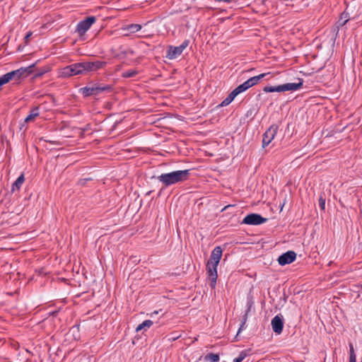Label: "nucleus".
Wrapping results in <instances>:
<instances>
[{
	"instance_id": "obj_4",
	"label": "nucleus",
	"mask_w": 362,
	"mask_h": 362,
	"mask_svg": "<svg viewBox=\"0 0 362 362\" xmlns=\"http://www.w3.org/2000/svg\"><path fill=\"white\" fill-rule=\"evenodd\" d=\"M35 64H33L27 67H21L18 69L11 71L0 76V81L3 85L8 83L11 81L18 82L22 78H25L34 72Z\"/></svg>"
},
{
	"instance_id": "obj_20",
	"label": "nucleus",
	"mask_w": 362,
	"mask_h": 362,
	"mask_svg": "<svg viewBox=\"0 0 362 362\" xmlns=\"http://www.w3.org/2000/svg\"><path fill=\"white\" fill-rule=\"evenodd\" d=\"M349 362H356V356L355 354L354 345L352 343H349Z\"/></svg>"
},
{
	"instance_id": "obj_28",
	"label": "nucleus",
	"mask_w": 362,
	"mask_h": 362,
	"mask_svg": "<svg viewBox=\"0 0 362 362\" xmlns=\"http://www.w3.org/2000/svg\"><path fill=\"white\" fill-rule=\"evenodd\" d=\"M47 71L46 70H44V71H39L37 72H36L34 75V77L35 78H37V77H40L41 76H42L45 73H46Z\"/></svg>"
},
{
	"instance_id": "obj_1",
	"label": "nucleus",
	"mask_w": 362,
	"mask_h": 362,
	"mask_svg": "<svg viewBox=\"0 0 362 362\" xmlns=\"http://www.w3.org/2000/svg\"><path fill=\"white\" fill-rule=\"evenodd\" d=\"M106 64L107 62L104 61H83L62 68L59 71V76L62 78H69L76 75H84L101 69Z\"/></svg>"
},
{
	"instance_id": "obj_17",
	"label": "nucleus",
	"mask_w": 362,
	"mask_h": 362,
	"mask_svg": "<svg viewBox=\"0 0 362 362\" xmlns=\"http://www.w3.org/2000/svg\"><path fill=\"white\" fill-rule=\"evenodd\" d=\"M219 359L218 354L209 353L204 356V361L206 362H218Z\"/></svg>"
},
{
	"instance_id": "obj_29",
	"label": "nucleus",
	"mask_w": 362,
	"mask_h": 362,
	"mask_svg": "<svg viewBox=\"0 0 362 362\" xmlns=\"http://www.w3.org/2000/svg\"><path fill=\"white\" fill-rule=\"evenodd\" d=\"M231 102L229 101L228 100V98H226V99H224L222 103H221V106L223 107V106H226L228 105H229Z\"/></svg>"
},
{
	"instance_id": "obj_32",
	"label": "nucleus",
	"mask_w": 362,
	"mask_h": 362,
	"mask_svg": "<svg viewBox=\"0 0 362 362\" xmlns=\"http://www.w3.org/2000/svg\"><path fill=\"white\" fill-rule=\"evenodd\" d=\"M161 311H162V310H155V311H153V313H151V314H149V315H150V317H153V315H157V314H158V313H159L160 312H161Z\"/></svg>"
},
{
	"instance_id": "obj_11",
	"label": "nucleus",
	"mask_w": 362,
	"mask_h": 362,
	"mask_svg": "<svg viewBox=\"0 0 362 362\" xmlns=\"http://www.w3.org/2000/svg\"><path fill=\"white\" fill-rule=\"evenodd\" d=\"M273 331L279 334L282 332L284 328L283 317L279 315H276L271 322Z\"/></svg>"
},
{
	"instance_id": "obj_14",
	"label": "nucleus",
	"mask_w": 362,
	"mask_h": 362,
	"mask_svg": "<svg viewBox=\"0 0 362 362\" xmlns=\"http://www.w3.org/2000/svg\"><path fill=\"white\" fill-rule=\"evenodd\" d=\"M348 13L344 12L341 13L339 20L336 23V28L337 30H339L340 28L343 27L348 22Z\"/></svg>"
},
{
	"instance_id": "obj_36",
	"label": "nucleus",
	"mask_w": 362,
	"mask_h": 362,
	"mask_svg": "<svg viewBox=\"0 0 362 362\" xmlns=\"http://www.w3.org/2000/svg\"><path fill=\"white\" fill-rule=\"evenodd\" d=\"M224 362H226V361H224Z\"/></svg>"
},
{
	"instance_id": "obj_6",
	"label": "nucleus",
	"mask_w": 362,
	"mask_h": 362,
	"mask_svg": "<svg viewBox=\"0 0 362 362\" xmlns=\"http://www.w3.org/2000/svg\"><path fill=\"white\" fill-rule=\"evenodd\" d=\"M96 18L95 16H88L86 19L80 21L76 28V31L79 35H83L87 30H89L90 26L95 22Z\"/></svg>"
},
{
	"instance_id": "obj_26",
	"label": "nucleus",
	"mask_w": 362,
	"mask_h": 362,
	"mask_svg": "<svg viewBox=\"0 0 362 362\" xmlns=\"http://www.w3.org/2000/svg\"><path fill=\"white\" fill-rule=\"evenodd\" d=\"M319 206L322 210H325V199L322 196L319 199Z\"/></svg>"
},
{
	"instance_id": "obj_12",
	"label": "nucleus",
	"mask_w": 362,
	"mask_h": 362,
	"mask_svg": "<svg viewBox=\"0 0 362 362\" xmlns=\"http://www.w3.org/2000/svg\"><path fill=\"white\" fill-rule=\"evenodd\" d=\"M183 50L179 47L169 46L166 57L169 59H174L182 53Z\"/></svg>"
},
{
	"instance_id": "obj_19",
	"label": "nucleus",
	"mask_w": 362,
	"mask_h": 362,
	"mask_svg": "<svg viewBox=\"0 0 362 362\" xmlns=\"http://www.w3.org/2000/svg\"><path fill=\"white\" fill-rule=\"evenodd\" d=\"M141 29V25L139 24H131L127 25L126 30L130 32L131 33H134L138 32Z\"/></svg>"
},
{
	"instance_id": "obj_33",
	"label": "nucleus",
	"mask_w": 362,
	"mask_h": 362,
	"mask_svg": "<svg viewBox=\"0 0 362 362\" xmlns=\"http://www.w3.org/2000/svg\"><path fill=\"white\" fill-rule=\"evenodd\" d=\"M217 2H226V3H230L233 1L234 0H215Z\"/></svg>"
},
{
	"instance_id": "obj_25",
	"label": "nucleus",
	"mask_w": 362,
	"mask_h": 362,
	"mask_svg": "<svg viewBox=\"0 0 362 362\" xmlns=\"http://www.w3.org/2000/svg\"><path fill=\"white\" fill-rule=\"evenodd\" d=\"M263 91L265 93H273L275 92L274 86H267L263 88Z\"/></svg>"
},
{
	"instance_id": "obj_8",
	"label": "nucleus",
	"mask_w": 362,
	"mask_h": 362,
	"mask_svg": "<svg viewBox=\"0 0 362 362\" xmlns=\"http://www.w3.org/2000/svg\"><path fill=\"white\" fill-rule=\"evenodd\" d=\"M267 218L262 217L258 214H250L242 221V224L257 226L265 223Z\"/></svg>"
},
{
	"instance_id": "obj_3",
	"label": "nucleus",
	"mask_w": 362,
	"mask_h": 362,
	"mask_svg": "<svg viewBox=\"0 0 362 362\" xmlns=\"http://www.w3.org/2000/svg\"><path fill=\"white\" fill-rule=\"evenodd\" d=\"M189 175L190 170H175L170 173H162L156 177V179L166 187L187 180Z\"/></svg>"
},
{
	"instance_id": "obj_35",
	"label": "nucleus",
	"mask_w": 362,
	"mask_h": 362,
	"mask_svg": "<svg viewBox=\"0 0 362 362\" xmlns=\"http://www.w3.org/2000/svg\"><path fill=\"white\" fill-rule=\"evenodd\" d=\"M245 325V322H243L241 325V327H240L239 329V331H238V333L240 332V329L243 327V326Z\"/></svg>"
},
{
	"instance_id": "obj_27",
	"label": "nucleus",
	"mask_w": 362,
	"mask_h": 362,
	"mask_svg": "<svg viewBox=\"0 0 362 362\" xmlns=\"http://www.w3.org/2000/svg\"><path fill=\"white\" fill-rule=\"evenodd\" d=\"M189 41V40H185L182 42V43L179 46L182 50H184L188 45Z\"/></svg>"
},
{
	"instance_id": "obj_18",
	"label": "nucleus",
	"mask_w": 362,
	"mask_h": 362,
	"mask_svg": "<svg viewBox=\"0 0 362 362\" xmlns=\"http://www.w3.org/2000/svg\"><path fill=\"white\" fill-rule=\"evenodd\" d=\"M153 322L151 320H144L142 323H141L136 327V331L139 332L143 329L149 328L151 325H153Z\"/></svg>"
},
{
	"instance_id": "obj_2",
	"label": "nucleus",
	"mask_w": 362,
	"mask_h": 362,
	"mask_svg": "<svg viewBox=\"0 0 362 362\" xmlns=\"http://www.w3.org/2000/svg\"><path fill=\"white\" fill-rule=\"evenodd\" d=\"M222 255V248L220 246L216 247L212 250L210 258L206 264V272L210 281L209 285L211 288H214L216 285L218 277L217 267L220 262Z\"/></svg>"
},
{
	"instance_id": "obj_7",
	"label": "nucleus",
	"mask_w": 362,
	"mask_h": 362,
	"mask_svg": "<svg viewBox=\"0 0 362 362\" xmlns=\"http://www.w3.org/2000/svg\"><path fill=\"white\" fill-rule=\"evenodd\" d=\"M298 83H287L274 86L275 92L295 91L299 90L303 87V80L302 78H298Z\"/></svg>"
},
{
	"instance_id": "obj_10",
	"label": "nucleus",
	"mask_w": 362,
	"mask_h": 362,
	"mask_svg": "<svg viewBox=\"0 0 362 362\" xmlns=\"http://www.w3.org/2000/svg\"><path fill=\"white\" fill-rule=\"evenodd\" d=\"M296 258V253L294 251L289 250L282 255L278 258V262L280 265L284 266L295 261Z\"/></svg>"
},
{
	"instance_id": "obj_5",
	"label": "nucleus",
	"mask_w": 362,
	"mask_h": 362,
	"mask_svg": "<svg viewBox=\"0 0 362 362\" xmlns=\"http://www.w3.org/2000/svg\"><path fill=\"white\" fill-rule=\"evenodd\" d=\"M112 87L110 85L94 84L89 86H86L80 89V92L84 97L90 95H98L102 92H110Z\"/></svg>"
},
{
	"instance_id": "obj_30",
	"label": "nucleus",
	"mask_w": 362,
	"mask_h": 362,
	"mask_svg": "<svg viewBox=\"0 0 362 362\" xmlns=\"http://www.w3.org/2000/svg\"><path fill=\"white\" fill-rule=\"evenodd\" d=\"M243 84L247 90L252 87L248 79L246 81H245Z\"/></svg>"
},
{
	"instance_id": "obj_34",
	"label": "nucleus",
	"mask_w": 362,
	"mask_h": 362,
	"mask_svg": "<svg viewBox=\"0 0 362 362\" xmlns=\"http://www.w3.org/2000/svg\"><path fill=\"white\" fill-rule=\"evenodd\" d=\"M91 180L90 178H86V179H84V180H80V183H81V185H83V184H85V183H86V181H88V180Z\"/></svg>"
},
{
	"instance_id": "obj_24",
	"label": "nucleus",
	"mask_w": 362,
	"mask_h": 362,
	"mask_svg": "<svg viewBox=\"0 0 362 362\" xmlns=\"http://www.w3.org/2000/svg\"><path fill=\"white\" fill-rule=\"evenodd\" d=\"M235 90L237 92V93L239 95L240 93H243V92H245V90H247V89L245 88V87L243 86V84H240L238 86H237L235 88Z\"/></svg>"
},
{
	"instance_id": "obj_9",
	"label": "nucleus",
	"mask_w": 362,
	"mask_h": 362,
	"mask_svg": "<svg viewBox=\"0 0 362 362\" xmlns=\"http://www.w3.org/2000/svg\"><path fill=\"white\" fill-rule=\"evenodd\" d=\"M279 129L277 124L271 125L268 129L264 133L262 138V147L267 146L274 139Z\"/></svg>"
},
{
	"instance_id": "obj_23",
	"label": "nucleus",
	"mask_w": 362,
	"mask_h": 362,
	"mask_svg": "<svg viewBox=\"0 0 362 362\" xmlns=\"http://www.w3.org/2000/svg\"><path fill=\"white\" fill-rule=\"evenodd\" d=\"M238 95V94L234 89L229 93V95L227 96V98L229 101L232 102Z\"/></svg>"
},
{
	"instance_id": "obj_16",
	"label": "nucleus",
	"mask_w": 362,
	"mask_h": 362,
	"mask_svg": "<svg viewBox=\"0 0 362 362\" xmlns=\"http://www.w3.org/2000/svg\"><path fill=\"white\" fill-rule=\"evenodd\" d=\"M269 75H270L269 72V73H264V74H259L258 76H255L251 77L248 80L250 81V85L252 87L255 85L257 84L261 79H262L263 78H264L265 76H269Z\"/></svg>"
},
{
	"instance_id": "obj_13",
	"label": "nucleus",
	"mask_w": 362,
	"mask_h": 362,
	"mask_svg": "<svg viewBox=\"0 0 362 362\" xmlns=\"http://www.w3.org/2000/svg\"><path fill=\"white\" fill-rule=\"evenodd\" d=\"M25 181L24 175L21 174L17 180L12 184L11 192H14L16 190H19Z\"/></svg>"
},
{
	"instance_id": "obj_22",
	"label": "nucleus",
	"mask_w": 362,
	"mask_h": 362,
	"mask_svg": "<svg viewBox=\"0 0 362 362\" xmlns=\"http://www.w3.org/2000/svg\"><path fill=\"white\" fill-rule=\"evenodd\" d=\"M247 354L246 351H242L238 356L233 359V362H242L245 357L247 356Z\"/></svg>"
},
{
	"instance_id": "obj_15",
	"label": "nucleus",
	"mask_w": 362,
	"mask_h": 362,
	"mask_svg": "<svg viewBox=\"0 0 362 362\" xmlns=\"http://www.w3.org/2000/svg\"><path fill=\"white\" fill-rule=\"evenodd\" d=\"M40 115L39 112V107H35L31 110L30 114L25 117V122H30L35 119L37 117H38Z\"/></svg>"
},
{
	"instance_id": "obj_31",
	"label": "nucleus",
	"mask_w": 362,
	"mask_h": 362,
	"mask_svg": "<svg viewBox=\"0 0 362 362\" xmlns=\"http://www.w3.org/2000/svg\"><path fill=\"white\" fill-rule=\"evenodd\" d=\"M33 33L31 32H29L26 34V35L25 36V42H28V39L31 37Z\"/></svg>"
},
{
	"instance_id": "obj_21",
	"label": "nucleus",
	"mask_w": 362,
	"mask_h": 362,
	"mask_svg": "<svg viewBox=\"0 0 362 362\" xmlns=\"http://www.w3.org/2000/svg\"><path fill=\"white\" fill-rule=\"evenodd\" d=\"M137 71L134 70V69H130V70H127V71H125L122 73V77L124 78H132V77H134L135 76L136 74H137Z\"/></svg>"
}]
</instances>
